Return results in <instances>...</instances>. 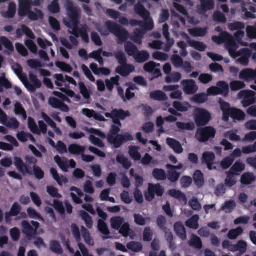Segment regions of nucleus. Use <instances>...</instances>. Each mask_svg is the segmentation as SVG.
I'll return each instance as SVG.
<instances>
[{
    "label": "nucleus",
    "mask_w": 256,
    "mask_h": 256,
    "mask_svg": "<svg viewBox=\"0 0 256 256\" xmlns=\"http://www.w3.org/2000/svg\"><path fill=\"white\" fill-rule=\"evenodd\" d=\"M212 40L218 44L225 43L226 47L228 50L230 55L234 58L240 56L238 62L242 66H248L249 58L252 54V51L248 48H244L237 51L238 46L234 42L232 34L226 32H223L218 36H212Z\"/></svg>",
    "instance_id": "f257e3e1"
},
{
    "label": "nucleus",
    "mask_w": 256,
    "mask_h": 256,
    "mask_svg": "<svg viewBox=\"0 0 256 256\" xmlns=\"http://www.w3.org/2000/svg\"><path fill=\"white\" fill-rule=\"evenodd\" d=\"M105 24L108 30L102 28H98V30L100 32L101 34L106 36L109 34V32H110L116 36L120 42H118V44L126 42L124 44L126 52L129 56H132L134 58L138 52V49L132 42L130 41L126 42L129 38V34L127 30L122 26L110 20L106 21Z\"/></svg>",
    "instance_id": "f03ea898"
},
{
    "label": "nucleus",
    "mask_w": 256,
    "mask_h": 256,
    "mask_svg": "<svg viewBox=\"0 0 256 256\" xmlns=\"http://www.w3.org/2000/svg\"><path fill=\"white\" fill-rule=\"evenodd\" d=\"M130 112L128 111H125L122 109H114L111 112H106L105 116L108 118H110L112 120L114 124L111 126V128L107 136H112L119 134L120 128L122 124L120 120H124L126 118L130 116Z\"/></svg>",
    "instance_id": "7ed1b4c3"
},
{
    "label": "nucleus",
    "mask_w": 256,
    "mask_h": 256,
    "mask_svg": "<svg viewBox=\"0 0 256 256\" xmlns=\"http://www.w3.org/2000/svg\"><path fill=\"white\" fill-rule=\"evenodd\" d=\"M220 109L222 112V120L224 122L228 121L230 117L234 120H242L246 116L245 113L242 110L235 108H230V105L222 99L219 100Z\"/></svg>",
    "instance_id": "20e7f679"
},
{
    "label": "nucleus",
    "mask_w": 256,
    "mask_h": 256,
    "mask_svg": "<svg viewBox=\"0 0 256 256\" xmlns=\"http://www.w3.org/2000/svg\"><path fill=\"white\" fill-rule=\"evenodd\" d=\"M24 163L21 158L16 156L14 158V164L18 172L23 175H32V170L30 164L35 165L38 162L37 159L32 156H26L24 158Z\"/></svg>",
    "instance_id": "39448f33"
},
{
    "label": "nucleus",
    "mask_w": 256,
    "mask_h": 256,
    "mask_svg": "<svg viewBox=\"0 0 256 256\" xmlns=\"http://www.w3.org/2000/svg\"><path fill=\"white\" fill-rule=\"evenodd\" d=\"M134 12L142 17L146 22H142L141 28L144 31L151 30L154 28L153 20L150 18V12L140 3H138L134 6Z\"/></svg>",
    "instance_id": "423d86ee"
},
{
    "label": "nucleus",
    "mask_w": 256,
    "mask_h": 256,
    "mask_svg": "<svg viewBox=\"0 0 256 256\" xmlns=\"http://www.w3.org/2000/svg\"><path fill=\"white\" fill-rule=\"evenodd\" d=\"M212 119L210 113L204 108H198L194 110V120L198 126H206Z\"/></svg>",
    "instance_id": "0eeeda50"
},
{
    "label": "nucleus",
    "mask_w": 256,
    "mask_h": 256,
    "mask_svg": "<svg viewBox=\"0 0 256 256\" xmlns=\"http://www.w3.org/2000/svg\"><path fill=\"white\" fill-rule=\"evenodd\" d=\"M216 134V129L210 126L200 128L197 130L196 138L200 142H207L209 140L214 138Z\"/></svg>",
    "instance_id": "6e6552de"
},
{
    "label": "nucleus",
    "mask_w": 256,
    "mask_h": 256,
    "mask_svg": "<svg viewBox=\"0 0 256 256\" xmlns=\"http://www.w3.org/2000/svg\"><path fill=\"white\" fill-rule=\"evenodd\" d=\"M107 140L109 143L112 144L115 148H118L124 142L132 140L134 137L132 134L126 133L124 134H119L112 136H107Z\"/></svg>",
    "instance_id": "1a4fd4ad"
},
{
    "label": "nucleus",
    "mask_w": 256,
    "mask_h": 256,
    "mask_svg": "<svg viewBox=\"0 0 256 256\" xmlns=\"http://www.w3.org/2000/svg\"><path fill=\"white\" fill-rule=\"evenodd\" d=\"M240 98H243L242 104L244 107H248L256 102V92L252 90H242L238 94Z\"/></svg>",
    "instance_id": "9d476101"
},
{
    "label": "nucleus",
    "mask_w": 256,
    "mask_h": 256,
    "mask_svg": "<svg viewBox=\"0 0 256 256\" xmlns=\"http://www.w3.org/2000/svg\"><path fill=\"white\" fill-rule=\"evenodd\" d=\"M216 156L212 152H204L202 155V163L206 164L209 170H216V166H213Z\"/></svg>",
    "instance_id": "9b49d317"
},
{
    "label": "nucleus",
    "mask_w": 256,
    "mask_h": 256,
    "mask_svg": "<svg viewBox=\"0 0 256 256\" xmlns=\"http://www.w3.org/2000/svg\"><path fill=\"white\" fill-rule=\"evenodd\" d=\"M181 84L183 86L184 92L188 94H194L198 90L196 82L192 80H182Z\"/></svg>",
    "instance_id": "f8f14e48"
},
{
    "label": "nucleus",
    "mask_w": 256,
    "mask_h": 256,
    "mask_svg": "<svg viewBox=\"0 0 256 256\" xmlns=\"http://www.w3.org/2000/svg\"><path fill=\"white\" fill-rule=\"evenodd\" d=\"M19 8L18 14L21 18H24L28 16L31 10V4L30 0H18Z\"/></svg>",
    "instance_id": "ddd939ff"
},
{
    "label": "nucleus",
    "mask_w": 256,
    "mask_h": 256,
    "mask_svg": "<svg viewBox=\"0 0 256 256\" xmlns=\"http://www.w3.org/2000/svg\"><path fill=\"white\" fill-rule=\"evenodd\" d=\"M68 14L70 18V24L79 23V16L76 9L74 6L72 2L68 3Z\"/></svg>",
    "instance_id": "4468645a"
},
{
    "label": "nucleus",
    "mask_w": 256,
    "mask_h": 256,
    "mask_svg": "<svg viewBox=\"0 0 256 256\" xmlns=\"http://www.w3.org/2000/svg\"><path fill=\"white\" fill-rule=\"evenodd\" d=\"M135 70V67L132 64H126L122 66H118L116 68V73L124 77L128 76L130 74Z\"/></svg>",
    "instance_id": "2eb2a0df"
},
{
    "label": "nucleus",
    "mask_w": 256,
    "mask_h": 256,
    "mask_svg": "<svg viewBox=\"0 0 256 256\" xmlns=\"http://www.w3.org/2000/svg\"><path fill=\"white\" fill-rule=\"evenodd\" d=\"M166 143L176 154H180L183 152L184 150L180 143L176 139L168 138H166Z\"/></svg>",
    "instance_id": "dca6fc26"
},
{
    "label": "nucleus",
    "mask_w": 256,
    "mask_h": 256,
    "mask_svg": "<svg viewBox=\"0 0 256 256\" xmlns=\"http://www.w3.org/2000/svg\"><path fill=\"white\" fill-rule=\"evenodd\" d=\"M240 78L245 81H252L256 78V71L251 68L242 70L240 74Z\"/></svg>",
    "instance_id": "f3484780"
},
{
    "label": "nucleus",
    "mask_w": 256,
    "mask_h": 256,
    "mask_svg": "<svg viewBox=\"0 0 256 256\" xmlns=\"http://www.w3.org/2000/svg\"><path fill=\"white\" fill-rule=\"evenodd\" d=\"M174 230L176 235L182 240L186 239V229L180 222H176L174 224Z\"/></svg>",
    "instance_id": "a211bd4d"
},
{
    "label": "nucleus",
    "mask_w": 256,
    "mask_h": 256,
    "mask_svg": "<svg viewBox=\"0 0 256 256\" xmlns=\"http://www.w3.org/2000/svg\"><path fill=\"white\" fill-rule=\"evenodd\" d=\"M185 36L188 43L191 47L201 52H204L206 50V46L202 42L190 40L189 36L186 34H185Z\"/></svg>",
    "instance_id": "6ab92c4d"
},
{
    "label": "nucleus",
    "mask_w": 256,
    "mask_h": 256,
    "mask_svg": "<svg viewBox=\"0 0 256 256\" xmlns=\"http://www.w3.org/2000/svg\"><path fill=\"white\" fill-rule=\"evenodd\" d=\"M22 225L24 228L23 232L30 239V238H35L36 234V230L30 226L28 222L24 220L22 222Z\"/></svg>",
    "instance_id": "aec40b11"
},
{
    "label": "nucleus",
    "mask_w": 256,
    "mask_h": 256,
    "mask_svg": "<svg viewBox=\"0 0 256 256\" xmlns=\"http://www.w3.org/2000/svg\"><path fill=\"white\" fill-rule=\"evenodd\" d=\"M85 150L84 146L75 144H70L68 148L69 152L74 155L82 154L84 152Z\"/></svg>",
    "instance_id": "412c9836"
},
{
    "label": "nucleus",
    "mask_w": 256,
    "mask_h": 256,
    "mask_svg": "<svg viewBox=\"0 0 256 256\" xmlns=\"http://www.w3.org/2000/svg\"><path fill=\"white\" fill-rule=\"evenodd\" d=\"M150 96L151 99L157 101L162 102L168 100L166 94L164 92L160 90H156L150 93Z\"/></svg>",
    "instance_id": "4be33fe9"
},
{
    "label": "nucleus",
    "mask_w": 256,
    "mask_h": 256,
    "mask_svg": "<svg viewBox=\"0 0 256 256\" xmlns=\"http://www.w3.org/2000/svg\"><path fill=\"white\" fill-rule=\"evenodd\" d=\"M16 4L12 2H10L8 6V9L6 12H2V16L7 18H14L16 15Z\"/></svg>",
    "instance_id": "5701e85b"
},
{
    "label": "nucleus",
    "mask_w": 256,
    "mask_h": 256,
    "mask_svg": "<svg viewBox=\"0 0 256 256\" xmlns=\"http://www.w3.org/2000/svg\"><path fill=\"white\" fill-rule=\"evenodd\" d=\"M254 174L250 172H246L242 174L240 178V182L242 184L250 185L256 180Z\"/></svg>",
    "instance_id": "b1692460"
},
{
    "label": "nucleus",
    "mask_w": 256,
    "mask_h": 256,
    "mask_svg": "<svg viewBox=\"0 0 256 256\" xmlns=\"http://www.w3.org/2000/svg\"><path fill=\"white\" fill-rule=\"evenodd\" d=\"M193 180L195 184L198 188H202L204 183V174L200 170H196L193 175Z\"/></svg>",
    "instance_id": "393cba45"
},
{
    "label": "nucleus",
    "mask_w": 256,
    "mask_h": 256,
    "mask_svg": "<svg viewBox=\"0 0 256 256\" xmlns=\"http://www.w3.org/2000/svg\"><path fill=\"white\" fill-rule=\"evenodd\" d=\"M150 58V54L146 50H142L137 52L134 58L138 63H143L146 62Z\"/></svg>",
    "instance_id": "a878e982"
},
{
    "label": "nucleus",
    "mask_w": 256,
    "mask_h": 256,
    "mask_svg": "<svg viewBox=\"0 0 256 256\" xmlns=\"http://www.w3.org/2000/svg\"><path fill=\"white\" fill-rule=\"evenodd\" d=\"M188 244L190 246L198 249H201L202 247L201 239L194 234L192 235L190 239L188 242Z\"/></svg>",
    "instance_id": "bb28decb"
},
{
    "label": "nucleus",
    "mask_w": 256,
    "mask_h": 256,
    "mask_svg": "<svg viewBox=\"0 0 256 256\" xmlns=\"http://www.w3.org/2000/svg\"><path fill=\"white\" fill-rule=\"evenodd\" d=\"M245 164L240 160L236 161L232 166L230 171L234 174L236 176L240 174V172L244 170Z\"/></svg>",
    "instance_id": "cd10ccee"
},
{
    "label": "nucleus",
    "mask_w": 256,
    "mask_h": 256,
    "mask_svg": "<svg viewBox=\"0 0 256 256\" xmlns=\"http://www.w3.org/2000/svg\"><path fill=\"white\" fill-rule=\"evenodd\" d=\"M199 220V216L198 214H195L192 217L188 220L185 223L186 226L194 230H197L199 227L198 221Z\"/></svg>",
    "instance_id": "c85d7f7f"
},
{
    "label": "nucleus",
    "mask_w": 256,
    "mask_h": 256,
    "mask_svg": "<svg viewBox=\"0 0 256 256\" xmlns=\"http://www.w3.org/2000/svg\"><path fill=\"white\" fill-rule=\"evenodd\" d=\"M168 194L171 196L178 200L180 202H186L187 198L184 194L175 189L170 190Z\"/></svg>",
    "instance_id": "c756f323"
},
{
    "label": "nucleus",
    "mask_w": 256,
    "mask_h": 256,
    "mask_svg": "<svg viewBox=\"0 0 256 256\" xmlns=\"http://www.w3.org/2000/svg\"><path fill=\"white\" fill-rule=\"evenodd\" d=\"M153 177L158 180H164L166 179V174L164 170L156 168L152 172Z\"/></svg>",
    "instance_id": "7c9ffc66"
},
{
    "label": "nucleus",
    "mask_w": 256,
    "mask_h": 256,
    "mask_svg": "<svg viewBox=\"0 0 256 256\" xmlns=\"http://www.w3.org/2000/svg\"><path fill=\"white\" fill-rule=\"evenodd\" d=\"M14 113L16 115L22 116L24 120L27 118L26 112L22 104L18 102L14 104Z\"/></svg>",
    "instance_id": "2f4dec72"
},
{
    "label": "nucleus",
    "mask_w": 256,
    "mask_h": 256,
    "mask_svg": "<svg viewBox=\"0 0 256 256\" xmlns=\"http://www.w3.org/2000/svg\"><path fill=\"white\" fill-rule=\"evenodd\" d=\"M80 216L82 219L84 220L86 226L88 228H92L93 225V221L90 216L87 212L84 210H81L80 211Z\"/></svg>",
    "instance_id": "473e14b6"
},
{
    "label": "nucleus",
    "mask_w": 256,
    "mask_h": 256,
    "mask_svg": "<svg viewBox=\"0 0 256 256\" xmlns=\"http://www.w3.org/2000/svg\"><path fill=\"white\" fill-rule=\"evenodd\" d=\"M172 106L177 111L180 112H187L188 110V108L190 106V105L188 102L182 103L178 101L174 102Z\"/></svg>",
    "instance_id": "72a5a7b5"
},
{
    "label": "nucleus",
    "mask_w": 256,
    "mask_h": 256,
    "mask_svg": "<svg viewBox=\"0 0 256 256\" xmlns=\"http://www.w3.org/2000/svg\"><path fill=\"white\" fill-rule=\"evenodd\" d=\"M34 10L36 12L32 11L31 10H30L28 14V18L32 21H36L39 19H42L44 17V14L42 11L37 8H36Z\"/></svg>",
    "instance_id": "f704fd0d"
},
{
    "label": "nucleus",
    "mask_w": 256,
    "mask_h": 256,
    "mask_svg": "<svg viewBox=\"0 0 256 256\" xmlns=\"http://www.w3.org/2000/svg\"><path fill=\"white\" fill-rule=\"evenodd\" d=\"M124 222V218L121 216H116L110 219L112 228L116 230H118Z\"/></svg>",
    "instance_id": "c9c22d12"
},
{
    "label": "nucleus",
    "mask_w": 256,
    "mask_h": 256,
    "mask_svg": "<svg viewBox=\"0 0 256 256\" xmlns=\"http://www.w3.org/2000/svg\"><path fill=\"white\" fill-rule=\"evenodd\" d=\"M116 161L118 163L122 164V166L125 169H128L130 168L132 164L130 160H128V159L125 157L124 155L122 154H118L116 156Z\"/></svg>",
    "instance_id": "e433bc0d"
},
{
    "label": "nucleus",
    "mask_w": 256,
    "mask_h": 256,
    "mask_svg": "<svg viewBox=\"0 0 256 256\" xmlns=\"http://www.w3.org/2000/svg\"><path fill=\"white\" fill-rule=\"evenodd\" d=\"M188 30L190 34L193 36H204L208 32L207 28H196L189 29Z\"/></svg>",
    "instance_id": "4c0bfd02"
},
{
    "label": "nucleus",
    "mask_w": 256,
    "mask_h": 256,
    "mask_svg": "<svg viewBox=\"0 0 256 256\" xmlns=\"http://www.w3.org/2000/svg\"><path fill=\"white\" fill-rule=\"evenodd\" d=\"M50 172L52 174L54 179L56 181V182L60 186H62V182L65 184L68 182V179L64 177L63 176H62V180L57 172V170L56 168H52L50 169Z\"/></svg>",
    "instance_id": "58836bf2"
},
{
    "label": "nucleus",
    "mask_w": 256,
    "mask_h": 256,
    "mask_svg": "<svg viewBox=\"0 0 256 256\" xmlns=\"http://www.w3.org/2000/svg\"><path fill=\"white\" fill-rule=\"evenodd\" d=\"M244 232V230L241 227H238L236 228L230 230L227 235L228 238L230 240H235L239 236L242 234Z\"/></svg>",
    "instance_id": "ea45409f"
},
{
    "label": "nucleus",
    "mask_w": 256,
    "mask_h": 256,
    "mask_svg": "<svg viewBox=\"0 0 256 256\" xmlns=\"http://www.w3.org/2000/svg\"><path fill=\"white\" fill-rule=\"evenodd\" d=\"M180 176V173L174 170L168 169L166 178L170 182H175L178 180Z\"/></svg>",
    "instance_id": "a19ab883"
},
{
    "label": "nucleus",
    "mask_w": 256,
    "mask_h": 256,
    "mask_svg": "<svg viewBox=\"0 0 256 256\" xmlns=\"http://www.w3.org/2000/svg\"><path fill=\"white\" fill-rule=\"evenodd\" d=\"M134 222L136 224L140 226H145L147 221L149 222L150 220V218H144L140 214H134Z\"/></svg>",
    "instance_id": "79ce46f5"
},
{
    "label": "nucleus",
    "mask_w": 256,
    "mask_h": 256,
    "mask_svg": "<svg viewBox=\"0 0 256 256\" xmlns=\"http://www.w3.org/2000/svg\"><path fill=\"white\" fill-rule=\"evenodd\" d=\"M82 233L83 238L86 244L90 246H93L94 242L90 236V232L84 226L82 227Z\"/></svg>",
    "instance_id": "37998d69"
},
{
    "label": "nucleus",
    "mask_w": 256,
    "mask_h": 256,
    "mask_svg": "<svg viewBox=\"0 0 256 256\" xmlns=\"http://www.w3.org/2000/svg\"><path fill=\"white\" fill-rule=\"evenodd\" d=\"M98 230L104 235L108 236L110 234L107 224L101 219L98 220Z\"/></svg>",
    "instance_id": "c03bdc74"
},
{
    "label": "nucleus",
    "mask_w": 256,
    "mask_h": 256,
    "mask_svg": "<svg viewBox=\"0 0 256 256\" xmlns=\"http://www.w3.org/2000/svg\"><path fill=\"white\" fill-rule=\"evenodd\" d=\"M216 86L220 90L221 94L224 96H227L229 92V86L228 84L224 81L218 82L216 84Z\"/></svg>",
    "instance_id": "a18cd8bd"
},
{
    "label": "nucleus",
    "mask_w": 256,
    "mask_h": 256,
    "mask_svg": "<svg viewBox=\"0 0 256 256\" xmlns=\"http://www.w3.org/2000/svg\"><path fill=\"white\" fill-rule=\"evenodd\" d=\"M234 176L236 174L230 171L227 172V177L225 180V184L226 186L232 187L236 184V180Z\"/></svg>",
    "instance_id": "49530a36"
},
{
    "label": "nucleus",
    "mask_w": 256,
    "mask_h": 256,
    "mask_svg": "<svg viewBox=\"0 0 256 256\" xmlns=\"http://www.w3.org/2000/svg\"><path fill=\"white\" fill-rule=\"evenodd\" d=\"M228 28L230 31L240 30L244 29L245 24L244 22H235L229 24Z\"/></svg>",
    "instance_id": "de8ad7c7"
},
{
    "label": "nucleus",
    "mask_w": 256,
    "mask_h": 256,
    "mask_svg": "<svg viewBox=\"0 0 256 256\" xmlns=\"http://www.w3.org/2000/svg\"><path fill=\"white\" fill-rule=\"evenodd\" d=\"M201 3L202 8L204 11L212 10L214 8V0H200Z\"/></svg>",
    "instance_id": "09e8293b"
},
{
    "label": "nucleus",
    "mask_w": 256,
    "mask_h": 256,
    "mask_svg": "<svg viewBox=\"0 0 256 256\" xmlns=\"http://www.w3.org/2000/svg\"><path fill=\"white\" fill-rule=\"evenodd\" d=\"M32 175L38 180H42L44 178V173L42 169L36 164L32 167Z\"/></svg>",
    "instance_id": "8fccbe9b"
},
{
    "label": "nucleus",
    "mask_w": 256,
    "mask_h": 256,
    "mask_svg": "<svg viewBox=\"0 0 256 256\" xmlns=\"http://www.w3.org/2000/svg\"><path fill=\"white\" fill-rule=\"evenodd\" d=\"M127 248L134 252H139L142 249V246L140 242H130L126 245Z\"/></svg>",
    "instance_id": "3c124183"
},
{
    "label": "nucleus",
    "mask_w": 256,
    "mask_h": 256,
    "mask_svg": "<svg viewBox=\"0 0 256 256\" xmlns=\"http://www.w3.org/2000/svg\"><path fill=\"white\" fill-rule=\"evenodd\" d=\"M208 100V95L205 93H200L194 95L192 100L196 104H203Z\"/></svg>",
    "instance_id": "603ef678"
},
{
    "label": "nucleus",
    "mask_w": 256,
    "mask_h": 256,
    "mask_svg": "<svg viewBox=\"0 0 256 256\" xmlns=\"http://www.w3.org/2000/svg\"><path fill=\"white\" fill-rule=\"evenodd\" d=\"M12 86V84L6 78L4 74L0 77V92H2L4 88L6 89L10 88Z\"/></svg>",
    "instance_id": "864d4df0"
},
{
    "label": "nucleus",
    "mask_w": 256,
    "mask_h": 256,
    "mask_svg": "<svg viewBox=\"0 0 256 256\" xmlns=\"http://www.w3.org/2000/svg\"><path fill=\"white\" fill-rule=\"evenodd\" d=\"M78 24H70L69 22H65L66 26L68 28H72V32H70L71 34H74L76 38H78L80 34V29L78 28Z\"/></svg>",
    "instance_id": "5fc2aeb1"
},
{
    "label": "nucleus",
    "mask_w": 256,
    "mask_h": 256,
    "mask_svg": "<svg viewBox=\"0 0 256 256\" xmlns=\"http://www.w3.org/2000/svg\"><path fill=\"white\" fill-rule=\"evenodd\" d=\"M176 126L182 130H192L194 128V124L193 122L184 123L182 122H177Z\"/></svg>",
    "instance_id": "6e6d98bb"
},
{
    "label": "nucleus",
    "mask_w": 256,
    "mask_h": 256,
    "mask_svg": "<svg viewBox=\"0 0 256 256\" xmlns=\"http://www.w3.org/2000/svg\"><path fill=\"white\" fill-rule=\"evenodd\" d=\"M118 230L120 234L124 237L127 238L129 236L131 230L130 224L128 222L124 223Z\"/></svg>",
    "instance_id": "4d7b16f0"
},
{
    "label": "nucleus",
    "mask_w": 256,
    "mask_h": 256,
    "mask_svg": "<svg viewBox=\"0 0 256 256\" xmlns=\"http://www.w3.org/2000/svg\"><path fill=\"white\" fill-rule=\"evenodd\" d=\"M114 56L118 62L120 64V66L127 64L126 58L122 52H117L114 54Z\"/></svg>",
    "instance_id": "13d9d810"
},
{
    "label": "nucleus",
    "mask_w": 256,
    "mask_h": 256,
    "mask_svg": "<svg viewBox=\"0 0 256 256\" xmlns=\"http://www.w3.org/2000/svg\"><path fill=\"white\" fill-rule=\"evenodd\" d=\"M55 64L56 67L60 68L63 72H71L72 70V66L64 62L56 61Z\"/></svg>",
    "instance_id": "bf43d9fd"
},
{
    "label": "nucleus",
    "mask_w": 256,
    "mask_h": 256,
    "mask_svg": "<svg viewBox=\"0 0 256 256\" xmlns=\"http://www.w3.org/2000/svg\"><path fill=\"white\" fill-rule=\"evenodd\" d=\"M129 153L130 156L136 160H139L141 159V155L138 152V147L132 146L130 147Z\"/></svg>",
    "instance_id": "052dcab7"
},
{
    "label": "nucleus",
    "mask_w": 256,
    "mask_h": 256,
    "mask_svg": "<svg viewBox=\"0 0 256 256\" xmlns=\"http://www.w3.org/2000/svg\"><path fill=\"white\" fill-rule=\"evenodd\" d=\"M166 220L165 216L160 215L158 216L156 218V224L161 230H166L167 227L166 226Z\"/></svg>",
    "instance_id": "680f3d73"
},
{
    "label": "nucleus",
    "mask_w": 256,
    "mask_h": 256,
    "mask_svg": "<svg viewBox=\"0 0 256 256\" xmlns=\"http://www.w3.org/2000/svg\"><path fill=\"white\" fill-rule=\"evenodd\" d=\"M52 206H54L55 210L58 211L60 214H64L65 213V209L63 206L62 202L58 200H54V204H51Z\"/></svg>",
    "instance_id": "e2e57ef3"
},
{
    "label": "nucleus",
    "mask_w": 256,
    "mask_h": 256,
    "mask_svg": "<svg viewBox=\"0 0 256 256\" xmlns=\"http://www.w3.org/2000/svg\"><path fill=\"white\" fill-rule=\"evenodd\" d=\"M50 248L52 251L56 254H61L63 252L60 243L56 240H52L50 244Z\"/></svg>",
    "instance_id": "0e129e2a"
},
{
    "label": "nucleus",
    "mask_w": 256,
    "mask_h": 256,
    "mask_svg": "<svg viewBox=\"0 0 256 256\" xmlns=\"http://www.w3.org/2000/svg\"><path fill=\"white\" fill-rule=\"evenodd\" d=\"M88 27L86 25H85L80 29V36L82 40L86 43H88L90 42L89 36L88 34Z\"/></svg>",
    "instance_id": "69168bd1"
},
{
    "label": "nucleus",
    "mask_w": 256,
    "mask_h": 256,
    "mask_svg": "<svg viewBox=\"0 0 256 256\" xmlns=\"http://www.w3.org/2000/svg\"><path fill=\"white\" fill-rule=\"evenodd\" d=\"M246 85L244 82L238 80L232 82L230 84V88L232 91L242 89Z\"/></svg>",
    "instance_id": "338daca9"
},
{
    "label": "nucleus",
    "mask_w": 256,
    "mask_h": 256,
    "mask_svg": "<svg viewBox=\"0 0 256 256\" xmlns=\"http://www.w3.org/2000/svg\"><path fill=\"white\" fill-rule=\"evenodd\" d=\"M246 32L248 36L250 38L256 39V23L254 26H248L246 28Z\"/></svg>",
    "instance_id": "774afa93"
}]
</instances>
